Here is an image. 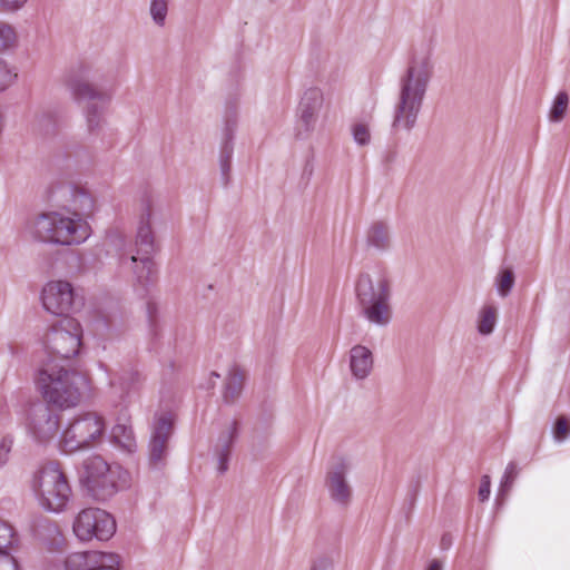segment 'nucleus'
Here are the masks:
<instances>
[{
	"label": "nucleus",
	"instance_id": "nucleus-1",
	"mask_svg": "<svg viewBox=\"0 0 570 570\" xmlns=\"http://www.w3.org/2000/svg\"><path fill=\"white\" fill-rule=\"evenodd\" d=\"M51 200L60 209L42 212L30 218L24 232L37 243L72 247L86 243L92 234L89 223L96 212L90 193L69 183L52 187Z\"/></svg>",
	"mask_w": 570,
	"mask_h": 570
},
{
	"label": "nucleus",
	"instance_id": "nucleus-2",
	"mask_svg": "<svg viewBox=\"0 0 570 570\" xmlns=\"http://www.w3.org/2000/svg\"><path fill=\"white\" fill-rule=\"evenodd\" d=\"M432 76L433 62L429 55H419L411 59L399 79L392 120L394 132H409L415 127Z\"/></svg>",
	"mask_w": 570,
	"mask_h": 570
},
{
	"label": "nucleus",
	"instance_id": "nucleus-3",
	"mask_svg": "<svg viewBox=\"0 0 570 570\" xmlns=\"http://www.w3.org/2000/svg\"><path fill=\"white\" fill-rule=\"evenodd\" d=\"M36 385L48 404L68 410L81 402L83 392L89 389V379L62 361L51 360L38 371Z\"/></svg>",
	"mask_w": 570,
	"mask_h": 570
},
{
	"label": "nucleus",
	"instance_id": "nucleus-4",
	"mask_svg": "<svg viewBox=\"0 0 570 570\" xmlns=\"http://www.w3.org/2000/svg\"><path fill=\"white\" fill-rule=\"evenodd\" d=\"M355 306L368 324L385 327L392 321L391 284L380 269L363 272L354 285Z\"/></svg>",
	"mask_w": 570,
	"mask_h": 570
},
{
	"label": "nucleus",
	"instance_id": "nucleus-5",
	"mask_svg": "<svg viewBox=\"0 0 570 570\" xmlns=\"http://www.w3.org/2000/svg\"><path fill=\"white\" fill-rule=\"evenodd\" d=\"M135 247L138 255H119L118 264L121 271H130L137 284L142 287L156 282V265L149 257L155 247V236L151 228V205L146 200L139 218L135 237Z\"/></svg>",
	"mask_w": 570,
	"mask_h": 570
},
{
	"label": "nucleus",
	"instance_id": "nucleus-6",
	"mask_svg": "<svg viewBox=\"0 0 570 570\" xmlns=\"http://www.w3.org/2000/svg\"><path fill=\"white\" fill-rule=\"evenodd\" d=\"M95 72L91 67L80 65L69 75L68 86L78 100H90L85 109L87 129L90 134H98L106 125L107 105L111 95L98 89L94 83Z\"/></svg>",
	"mask_w": 570,
	"mask_h": 570
},
{
	"label": "nucleus",
	"instance_id": "nucleus-7",
	"mask_svg": "<svg viewBox=\"0 0 570 570\" xmlns=\"http://www.w3.org/2000/svg\"><path fill=\"white\" fill-rule=\"evenodd\" d=\"M33 494L47 511L61 512L71 498V487L58 462L42 464L33 474L31 484Z\"/></svg>",
	"mask_w": 570,
	"mask_h": 570
},
{
	"label": "nucleus",
	"instance_id": "nucleus-8",
	"mask_svg": "<svg viewBox=\"0 0 570 570\" xmlns=\"http://www.w3.org/2000/svg\"><path fill=\"white\" fill-rule=\"evenodd\" d=\"M82 481L97 500L105 501L129 484V473L118 464H108L100 455H91L83 463Z\"/></svg>",
	"mask_w": 570,
	"mask_h": 570
},
{
	"label": "nucleus",
	"instance_id": "nucleus-9",
	"mask_svg": "<svg viewBox=\"0 0 570 570\" xmlns=\"http://www.w3.org/2000/svg\"><path fill=\"white\" fill-rule=\"evenodd\" d=\"M106 432V419L97 411L76 413L62 430L59 446L65 453L87 450L100 442Z\"/></svg>",
	"mask_w": 570,
	"mask_h": 570
},
{
	"label": "nucleus",
	"instance_id": "nucleus-10",
	"mask_svg": "<svg viewBox=\"0 0 570 570\" xmlns=\"http://www.w3.org/2000/svg\"><path fill=\"white\" fill-rule=\"evenodd\" d=\"M40 301L45 311L65 318L79 311L83 304L82 296L65 279L48 281L40 292Z\"/></svg>",
	"mask_w": 570,
	"mask_h": 570
},
{
	"label": "nucleus",
	"instance_id": "nucleus-11",
	"mask_svg": "<svg viewBox=\"0 0 570 570\" xmlns=\"http://www.w3.org/2000/svg\"><path fill=\"white\" fill-rule=\"evenodd\" d=\"M72 530L82 542H89L94 539L107 541L116 532V521L110 513L102 509L88 508L77 514Z\"/></svg>",
	"mask_w": 570,
	"mask_h": 570
},
{
	"label": "nucleus",
	"instance_id": "nucleus-12",
	"mask_svg": "<svg viewBox=\"0 0 570 570\" xmlns=\"http://www.w3.org/2000/svg\"><path fill=\"white\" fill-rule=\"evenodd\" d=\"M108 377L107 397L112 406L127 407L132 397L137 395L142 386V376L134 367L111 370L100 364Z\"/></svg>",
	"mask_w": 570,
	"mask_h": 570
},
{
	"label": "nucleus",
	"instance_id": "nucleus-13",
	"mask_svg": "<svg viewBox=\"0 0 570 570\" xmlns=\"http://www.w3.org/2000/svg\"><path fill=\"white\" fill-rule=\"evenodd\" d=\"M51 404H33L26 420V429L32 440L39 444L55 441L60 431V415L50 407Z\"/></svg>",
	"mask_w": 570,
	"mask_h": 570
},
{
	"label": "nucleus",
	"instance_id": "nucleus-14",
	"mask_svg": "<svg viewBox=\"0 0 570 570\" xmlns=\"http://www.w3.org/2000/svg\"><path fill=\"white\" fill-rule=\"evenodd\" d=\"M81 337L80 323L75 318L67 317L47 334V345L51 353L67 360L79 353Z\"/></svg>",
	"mask_w": 570,
	"mask_h": 570
},
{
	"label": "nucleus",
	"instance_id": "nucleus-15",
	"mask_svg": "<svg viewBox=\"0 0 570 570\" xmlns=\"http://www.w3.org/2000/svg\"><path fill=\"white\" fill-rule=\"evenodd\" d=\"M173 413L159 412L155 414L148 445L149 465L155 470H160L166 464L168 443L173 433Z\"/></svg>",
	"mask_w": 570,
	"mask_h": 570
},
{
	"label": "nucleus",
	"instance_id": "nucleus-16",
	"mask_svg": "<svg viewBox=\"0 0 570 570\" xmlns=\"http://www.w3.org/2000/svg\"><path fill=\"white\" fill-rule=\"evenodd\" d=\"M351 462L344 458L337 459L328 469L325 488L331 501L338 508H347L353 499V489L347 481Z\"/></svg>",
	"mask_w": 570,
	"mask_h": 570
},
{
	"label": "nucleus",
	"instance_id": "nucleus-17",
	"mask_svg": "<svg viewBox=\"0 0 570 570\" xmlns=\"http://www.w3.org/2000/svg\"><path fill=\"white\" fill-rule=\"evenodd\" d=\"M324 96L320 88H307L297 107L296 136L306 138L316 127Z\"/></svg>",
	"mask_w": 570,
	"mask_h": 570
},
{
	"label": "nucleus",
	"instance_id": "nucleus-18",
	"mask_svg": "<svg viewBox=\"0 0 570 570\" xmlns=\"http://www.w3.org/2000/svg\"><path fill=\"white\" fill-rule=\"evenodd\" d=\"M66 570H119L120 557L114 552L85 551L70 553L65 560Z\"/></svg>",
	"mask_w": 570,
	"mask_h": 570
},
{
	"label": "nucleus",
	"instance_id": "nucleus-19",
	"mask_svg": "<svg viewBox=\"0 0 570 570\" xmlns=\"http://www.w3.org/2000/svg\"><path fill=\"white\" fill-rule=\"evenodd\" d=\"M237 436V422L229 420L218 434L217 441L214 445V454L217 459V470L224 473L228 469V459L232 445Z\"/></svg>",
	"mask_w": 570,
	"mask_h": 570
},
{
	"label": "nucleus",
	"instance_id": "nucleus-20",
	"mask_svg": "<svg viewBox=\"0 0 570 570\" xmlns=\"http://www.w3.org/2000/svg\"><path fill=\"white\" fill-rule=\"evenodd\" d=\"M348 364L352 376L355 380H365L371 375L374 367L373 352L365 345H354L350 350Z\"/></svg>",
	"mask_w": 570,
	"mask_h": 570
},
{
	"label": "nucleus",
	"instance_id": "nucleus-21",
	"mask_svg": "<svg viewBox=\"0 0 570 570\" xmlns=\"http://www.w3.org/2000/svg\"><path fill=\"white\" fill-rule=\"evenodd\" d=\"M110 440L112 444L128 453L136 451L137 443L130 416L122 414L117 417L110 432Z\"/></svg>",
	"mask_w": 570,
	"mask_h": 570
},
{
	"label": "nucleus",
	"instance_id": "nucleus-22",
	"mask_svg": "<svg viewBox=\"0 0 570 570\" xmlns=\"http://www.w3.org/2000/svg\"><path fill=\"white\" fill-rule=\"evenodd\" d=\"M244 380L245 372L239 368V366L232 365L228 368L223 390V400L225 403H233L239 397L243 390Z\"/></svg>",
	"mask_w": 570,
	"mask_h": 570
},
{
	"label": "nucleus",
	"instance_id": "nucleus-23",
	"mask_svg": "<svg viewBox=\"0 0 570 570\" xmlns=\"http://www.w3.org/2000/svg\"><path fill=\"white\" fill-rule=\"evenodd\" d=\"M14 532L11 525L0 521V563L8 570H18V562L9 552L13 546Z\"/></svg>",
	"mask_w": 570,
	"mask_h": 570
},
{
	"label": "nucleus",
	"instance_id": "nucleus-24",
	"mask_svg": "<svg viewBox=\"0 0 570 570\" xmlns=\"http://www.w3.org/2000/svg\"><path fill=\"white\" fill-rule=\"evenodd\" d=\"M58 124L57 112L52 109H41L32 115L30 120L31 129L41 135L55 132Z\"/></svg>",
	"mask_w": 570,
	"mask_h": 570
},
{
	"label": "nucleus",
	"instance_id": "nucleus-25",
	"mask_svg": "<svg viewBox=\"0 0 570 570\" xmlns=\"http://www.w3.org/2000/svg\"><path fill=\"white\" fill-rule=\"evenodd\" d=\"M367 244L379 250H385L391 245L390 228L383 222H375L367 232Z\"/></svg>",
	"mask_w": 570,
	"mask_h": 570
},
{
	"label": "nucleus",
	"instance_id": "nucleus-26",
	"mask_svg": "<svg viewBox=\"0 0 570 570\" xmlns=\"http://www.w3.org/2000/svg\"><path fill=\"white\" fill-rule=\"evenodd\" d=\"M498 321V308L493 304H485L481 307L478 315V332L481 335L493 333Z\"/></svg>",
	"mask_w": 570,
	"mask_h": 570
},
{
	"label": "nucleus",
	"instance_id": "nucleus-27",
	"mask_svg": "<svg viewBox=\"0 0 570 570\" xmlns=\"http://www.w3.org/2000/svg\"><path fill=\"white\" fill-rule=\"evenodd\" d=\"M238 126V111L235 106L226 109L222 130L220 144L234 145V138Z\"/></svg>",
	"mask_w": 570,
	"mask_h": 570
},
{
	"label": "nucleus",
	"instance_id": "nucleus-28",
	"mask_svg": "<svg viewBox=\"0 0 570 570\" xmlns=\"http://www.w3.org/2000/svg\"><path fill=\"white\" fill-rule=\"evenodd\" d=\"M233 154L234 145L220 144L218 163L222 180L225 185L229 183Z\"/></svg>",
	"mask_w": 570,
	"mask_h": 570
},
{
	"label": "nucleus",
	"instance_id": "nucleus-29",
	"mask_svg": "<svg viewBox=\"0 0 570 570\" xmlns=\"http://www.w3.org/2000/svg\"><path fill=\"white\" fill-rule=\"evenodd\" d=\"M568 94L566 91L558 92L549 111V120L551 122H560L563 119L568 108Z\"/></svg>",
	"mask_w": 570,
	"mask_h": 570
},
{
	"label": "nucleus",
	"instance_id": "nucleus-30",
	"mask_svg": "<svg viewBox=\"0 0 570 570\" xmlns=\"http://www.w3.org/2000/svg\"><path fill=\"white\" fill-rule=\"evenodd\" d=\"M18 45V35L16 29L3 21H0V52L13 49Z\"/></svg>",
	"mask_w": 570,
	"mask_h": 570
},
{
	"label": "nucleus",
	"instance_id": "nucleus-31",
	"mask_svg": "<svg viewBox=\"0 0 570 570\" xmlns=\"http://www.w3.org/2000/svg\"><path fill=\"white\" fill-rule=\"evenodd\" d=\"M514 285V274L510 268H503L495 277V287L500 296L505 297Z\"/></svg>",
	"mask_w": 570,
	"mask_h": 570
},
{
	"label": "nucleus",
	"instance_id": "nucleus-32",
	"mask_svg": "<svg viewBox=\"0 0 570 570\" xmlns=\"http://www.w3.org/2000/svg\"><path fill=\"white\" fill-rule=\"evenodd\" d=\"M169 0H151L149 13L155 24L164 27L168 13Z\"/></svg>",
	"mask_w": 570,
	"mask_h": 570
},
{
	"label": "nucleus",
	"instance_id": "nucleus-33",
	"mask_svg": "<svg viewBox=\"0 0 570 570\" xmlns=\"http://www.w3.org/2000/svg\"><path fill=\"white\" fill-rule=\"evenodd\" d=\"M351 134L355 144L360 147L370 145L371 130L370 126L364 122H355L351 126Z\"/></svg>",
	"mask_w": 570,
	"mask_h": 570
},
{
	"label": "nucleus",
	"instance_id": "nucleus-34",
	"mask_svg": "<svg viewBox=\"0 0 570 570\" xmlns=\"http://www.w3.org/2000/svg\"><path fill=\"white\" fill-rule=\"evenodd\" d=\"M309 570H334V558L331 553L322 552L311 560Z\"/></svg>",
	"mask_w": 570,
	"mask_h": 570
},
{
	"label": "nucleus",
	"instance_id": "nucleus-35",
	"mask_svg": "<svg viewBox=\"0 0 570 570\" xmlns=\"http://www.w3.org/2000/svg\"><path fill=\"white\" fill-rule=\"evenodd\" d=\"M17 73L9 63L0 58V92L6 90L16 80Z\"/></svg>",
	"mask_w": 570,
	"mask_h": 570
},
{
	"label": "nucleus",
	"instance_id": "nucleus-36",
	"mask_svg": "<svg viewBox=\"0 0 570 570\" xmlns=\"http://www.w3.org/2000/svg\"><path fill=\"white\" fill-rule=\"evenodd\" d=\"M13 444L14 438L11 434H6L0 439V469L8 464Z\"/></svg>",
	"mask_w": 570,
	"mask_h": 570
},
{
	"label": "nucleus",
	"instance_id": "nucleus-37",
	"mask_svg": "<svg viewBox=\"0 0 570 570\" xmlns=\"http://www.w3.org/2000/svg\"><path fill=\"white\" fill-rule=\"evenodd\" d=\"M518 474L517 465L513 462H510L504 471V474L500 484V495H504L511 488L515 476Z\"/></svg>",
	"mask_w": 570,
	"mask_h": 570
},
{
	"label": "nucleus",
	"instance_id": "nucleus-38",
	"mask_svg": "<svg viewBox=\"0 0 570 570\" xmlns=\"http://www.w3.org/2000/svg\"><path fill=\"white\" fill-rule=\"evenodd\" d=\"M570 426L569 422L564 416H560L554 426V439L558 441H562L569 433Z\"/></svg>",
	"mask_w": 570,
	"mask_h": 570
},
{
	"label": "nucleus",
	"instance_id": "nucleus-39",
	"mask_svg": "<svg viewBox=\"0 0 570 570\" xmlns=\"http://www.w3.org/2000/svg\"><path fill=\"white\" fill-rule=\"evenodd\" d=\"M28 0H0V10L16 12L23 8Z\"/></svg>",
	"mask_w": 570,
	"mask_h": 570
},
{
	"label": "nucleus",
	"instance_id": "nucleus-40",
	"mask_svg": "<svg viewBox=\"0 0 570 570\" xmlns=\"http://www.w3.org/2000/svg\"><path fill=\"white\" fill-rule=\"evenodd\" d=\"M491 493V481L489 475H483L479 487V499L484 502L489 499Z\"/></svg>",
	"mask_w": 570,
	"mask_h": 570
},
{
	"label": "nucleus",
	"instance_id": "nucleus-41",
	"mask_svg": "<svg viewBox=\"0 0 570 570\" xmlns=\"http://www.w3.org/2000/svg\"><path fill=\"white\" fill-rule=\"evenodd\" d=\"M108 237L112 242L119 240L120 244H125V242H126L125 236L122 234L118 233V232L110 233Z\"/></svg>",
	"mask_w": 570,
	"mask_h": 570
},
{
	"label": "nucleus",
	"instance_id": "nucleus-42",
	"mask_svg": "<svg viewBox=\"0 0 570 570\" xmlns=\"http://www.w3.org/2000/svg\"><path fill=\"white\" fill-rule=\"evenodd\" d=\"M426 570H442V563L439 560H433Z\"/></svg>",
	"mask_w": 570,
	"mask_h": 570
},
{
	"label": "nucleus",
	"instance_id": "nucleus-43",
	"mask_svg": "<svg viewBox=\"0 0 570 570\" xmlns=\"http://www.w3.org/2000/svg\"><path fill=\"white\" fill-rule=\"evenodd\" d=\"M441 546H442V548H448V547L451 546V538H450V535L445 534V535L442 537Z\"/></svg>",
	"mask_w": 570,
	"mask_h": 570
},
{
	"label": "nucleus",
	"instance_id": "nucleus-44",
	"mask_svg": "<svg viewBox=\"0 0 570 570\" xmlns=\"http://www.w3.org/2000/svg\"><path fill=\"white\" fill-rule=\"evenodd\" d=\"M212 375L215 376V377H219V374L216 373V372H213Z\"/></svg>",
	"mask_w": 570,
	"mask_h": 570
}]
</instances>
